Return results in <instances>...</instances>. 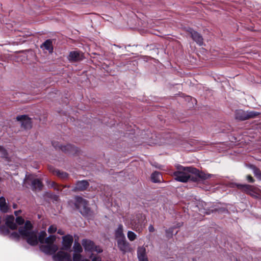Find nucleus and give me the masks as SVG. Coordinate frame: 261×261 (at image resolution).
Returning <instances> with one entry per match:
<instances>
[{"label": "nucleus", "instance_id": "f257e3e1", "mask_svg": "<svg viewBox=\"0 0 261 261\" xmlns=\"http://www.w3.org/2000/svg\"><path fill=\"white\" fill-rule=\"evenodd\" d=\"M32 225L29 221H27L24 226L19 227V232L22 238L25 239L27 243L31 246L37 245L39 242L43 244L44 238L46 236L45 231H41L39 236L38 232L32 230Z\"/></svg>", "mask_w": 261, "mask_h": 261}, {"label": "nucleus", "instance_id": "f03ea898", "mask_svg": "<svg viewBox=\"0 0 261 261\" xmlns=\"http://www.w3.org/2000/svg\"><path fill=\"white\" fill-rule=\"evenodd\" d=\"M177 171L173 173V176L176 180L186 182L189 180L195 181L197 179H194L193 175V167H184L178 165L176 166Z\"/></svg>", "mask_w": 261, "mask_h": 261}, {"label": "nucleus", "instance_id": "7ed1b4c3", "mask_svg": "<svg viewBox=\"0 0 261 261\" xmlns=\"http://www.w3.org/2000/svg\"><path fill=\"white\" fill-rule=\"evenodd\" d=\"M56 238L55 236L50 235L46 238L44 242L46 244H41L40 249L41 251L47 254H53L58 249V247L54 244Z\"/></svg>", "mask_w": 261, "mask_h": 261}, {"label": "nucleus", "instance_id": "20e7f679", "mask_svg": "<svg viewBox=\"0 0 261 261\" xmlns=\"http://www.w3.org/2000/svg\"><path fill=\"white\" fill-rule=\"evenodd\" d=\"M237 187L255 199H261V190L253 186L246 184H238Z\"/></svg>", "mask_w": 261, "mask_h": 261}, {"label": "nucleus", "instance_id": "39448f33", "mask_svg": "<svg viewBox=\"0 0 261 261\" xmlns=\"http://www.w3.org/2000/svg\"><path fill=\"white\" fill-rule=\"evenodd\" d=\"M75 206L82 215L87 216L89 214L90 209L88 207L87 201L82 197H75Z\"/></svg>", "mask_w": 261, "mask_h": 261}, {"label": "nucleus", "instance_id": "423d86ee", "mask_svg": "<svg viewBox=\"0 0 261 261\" xmlns=\"http://www.w3.org/2000/svg\"><path fill=\"white\" fill-rule=\"evenodd\" d=\"M82 244L86 252H93L95 251L97 253L102 252V249L100 247L95 245L94 242L90 240L83 239Z\"/></svg>", "mask_w": 261, "mask_h": 261}, {"label": "nucleus", "instance_id": "0eeeda50", "mask_svg": "<svg viewBox=\"0 0 261 261\" xmlns=\"http://www.w3.org/2000/svg\"><path fill=\"white\" fill-rule=\"evenodd\" d=\"M53 145L56 149H60L62 151L65 152V153L73 154L76 153L77 151L76 148L71 144H67L66 145L62 146L59 145V144L57 142H53Z\"/></svg>", "mask_w": 261, "mask_h": 261}, {"label": "nucleus", "instance_id": "6e6552de", "mask_svg": "<svg viewBox=\"0 0 261 261\" xmlns=\"http://www.w3.org/2000/svg\"><path fill=\"white\" fill-rule=\"evenodd\" d=\"M16 120L19 121L21 125L25 129H30L32 127L31 119L27 115H20L16 117Z\"/></svg>", "mask_w": 261, "mask_h": 261}, {"label": "nucleus", "instance_id": "1a4fd4ad", "mask_svg": "<svg viewBox=\"0 0 261 261\" xmlns=\"http://www.w3.org/2000/svg\"><path fill=\"white\" fill-rule=\"evenodd\" d=\"M53 258L54 261H71L70 255L63 251H59L54 254Z\"/></svg>", "mask_w": 261, "mask_h": 261}, {"label": "nucleus", "instance_id": "9d476101", "mask_svg": "<svg viewBox=\"0 0 261 261\" xmlns=\"http://www.w3.org/2000/svg\"><path fill=\"white\" fill-rule=\"evenodd\" d=\"M193 175L194 179H197V181L199 179L205 180L211 178L214 176L213 174H206L202 171H200L195 168L193 167Z\"/></svg>", "mask_w": 261, "mask_h": 261}, {"label": "nucleus", "instance_id": "9b49d317", "mask_svg": "<svg viewBox=\"0 0 261 261\" xmlns=\"http://www.w3.org/2000/svg\"><path fill=\"white\" fill-rule=\"evenodd\" d=\"M73 239L71 235L68 234L62 238V249L69 250L71 247Z\"/></svg>", "mask_w": 261, "mask_h": 261}, {"label": "nucleus", "instance_id": "f8f14e48", "mask_svg": "<svg viewBox=\"0 0 261 261\" xmlns=\"http://www.w3.org/2000/svg\"><path fill=\"white\" fill-rule=\"evenodd\" d=\"M84 58L83 54L79 51H70L68 57V59L70 61L77 62L81 61Z\"/></svg>", "mask_w": 261, "mask_h": 261}, {"label": "nucleus", "instance_id": "ddd939ff", "mask_svg": "<svg viewBox=\"0 0 261 261\" xmlns=\"http://www.w3.org/2000/svg\"><path fill=\"white\" fill-rule=\"evenodd\" d=\"M118 247L123 252H125L129 250V244L125 239L117 240Z\"/></svg>", "mask_w": 261, "mask_h": 261}, {"label": "nucleus", "instance_id": "4468645a", "mask_svg": "<svg viewBox=\"0 0 261 261\" xmlns=\"http://www.w3.org/2000/svg\"><path fill=\"white\" fill-rule=\"evenodd\" d=\"M137 256L139 261H148L146 249L143 247H139L137 250Z\"/></svg>", "mask_w": 261, "mask_h": 261}, {"label": "nucleus", "instance_id": "2eb2a0df", "mask_svg": "<svg viewBox=\"0 0 261 261\" xmlns=\"http://www.w3.org/2000/svg\"><path fill=\"white\" fill-rule=\"evenodd\" d=\"M15 219L13 216H8L6 219V225L7 227L10 228L12 230L17 228V224L14 222Z\"/></svg>", "mask_w": 261, "mask_h": 261}, {"label": "nucleus", "instance_id": "dca6fc26", "mask_svg": "<svg viewBox=\"0 0 261 261\" xmlns=\"http://www.w3.org/2000/svg\"><path fill=\"white\" fill-rule=\"evenodd\" d=\"M89 186L88 182L86 180H81L77 181L75 186L73 189V191H83L85 190Z\"/></svg>", "mask_w": 261, "mask_h": 261}, {"label": "nucleus", "instance_id": "f3484780", "mask_svg": "<svg viewBox=\"0 0 261 261\" xmlns=\"http://www.w3.org/2000/svg\"><path fill=\"white\" fill-rule=\"evenodd\" d=\"M190 34L192 39L199 45H201L203 44V38L197 32L193 30L190 31Z\"/></svg>", "mask_w": 261, "mask_h": 261}, {"label": "nucleus", "instance_id": "a211bd4d", "mask_svg": "<svg viewBox=\"0 0 261 261\" xmlns=\"http://www.w3.org/2000/svg\"><path fill=\"white\" fill-rule=\"evenodd\" d=\"M41 48L48 51L49 53L53 51V41L50 39L46 40L41 46Z\"/></svg>", "mask_w": 261, "mask_h": 261}, {"label": "nucleus", "instance_id": "6ab92c4d", "mask_svg": "<svg viewBox=\"0 0 261 261\" xmlns=\"http://www.w3.org/2000/svg\"><path fill=\"white\" fill-rule=\"evenodd\" d=\"M42 187V183L39 179L36 178L32 181V188L33 190H41Z\"/></svg>", "mask_w": 261, "mask_h": 261}, {"label": "nucleus", "instance_id": "aec40b11", "mask_svg": "<svg viewBox=\"0 0 261 261\" xmlns=\"http://www.w3.org/2000/svg\"><path fill=\"white\" fill-rule=\"evenodd\" d=\"M9 207L7 205L6 199L4 197H0V211L3 213H7L9 211Z\"/></svg>", "mask_w": 261, "mask_h": 261}, {"label": "nucleus", "instance_id": "412c9836", "mask_svg": "<svg viewBox=\"0 0 261 261\" xmlns=\"http://www.w3.org/2000/svg\"><path fill=\"white\" fill-rule=\"evenodd\" d=\"M115 237L117 240L120 239H125V236L123 233V226L121 224L118 225L117 229L115 230Z\"/></svg>", "mask_w": 261, "mask_h": 261}, {"label": "nucleus", "instance_id": "4be33fe9", "mask_svg": "<svg viewBox=\"0 0 261 261\" xmlns=\"http://www.w3.org/2000/svg\"><path fill=\"white\" fill-rule=\"evenodd\" d=\"M246 111L239 110H237L235 112V118L236 119L241 121H244L246 120Z\"/></svg>", "mask_w": 261, "mask_h": 261}, {"label": "nucleus", "instance_id": "5701e85b", "mask_svg": "<svg viewBox=\"0 0 261 261\" xmlns=\"http://www.w3.org/2000/svg\"><path fill=\"white\" fill-rule=\"evenodd\" d=\"M151 179L153 182H160L162 179V176L160 172L155 171L152 173Z\"/></svg>", "mask_w": 261, "mask_h": 261}, {"label": "nucleus", "instance_id": "b1692460", "mask_svg": "<svg viewBox=\"0 0 261 261\" xmlns=\"http://www.w3.org/2000/svg\"><path fill=\"white\" fill-rule=\"evenodd\" d=\"M260 114V113L254 111H246V120L254 118Z\"/></svg>", "mask_w": 261, "mask_h": 261}, {"label": "nucleus", "instance_id": "393cba45", "mask_svg": "<svg viewBox=\"0 0 261 261\" xmlns=\"http://www.w3.org/2000/svg\"><path fill=\"white\" fill-rule=\"evenodd\" d=\"M130 225H132V228L136 231L141 232L142 230V226L137 224L134 220L130 222Z\"/></svg>", "mask_w": 261, "mask_h": 261}, {"label": "nucleus", "instance_id": "a878e982", "mask_svg": "<svg viewBox=\"0 0 261 261\" xmlns=\"http://www.w3.org/2000/svg\"><path fill=\"white\" fill-rule=\"evenodd\" d=\"M73 248L74 253H80L81 252H82L83 251L82 247L81 244L78 242H75V243L73 245Z\"/></svg>", "mask_w": 261, "mask_h": 261}, {"label": "nucleus", "instance_id": "bb28decb", "mask_svg": "<svg viewBox=\"0 0 261 261\" xmlns=\"http://www.w3.org/2000/svg\"><path fill=\"white\" fill-rule=\"evenodd\" d=\"M54 173L61 178L65 179L68 177V174L67 173L58 170H55Z\"/></svg>", "mask_w": 261, "mask_h": 261}, {"label": "nucleus", "instance_id": "cd10ccee", "mask_svg": "<svg viewBox=\"0 0 261 261\" xmlns=\"http://www.w3.org/2000/svg\"><path fill=\"white\" fill-rule=\"evenodd\" d=\"M254 176L259 180H261V171L255 166L252 168Z\"/></svg>", "mask_w": 261, "mask_h": 261}, {"label": "nucleus", "instance_id": "c85d7f7f", "mask_svg": "<svg viewBox=\"0 0 261 261\" xmlns=\"http://www.w3.org/2000/svg\"><path fill=\"white\" fill-rule=\"evenodd\" d=\"M86 259H84L80 253H74L73 255V261H83Z\"/></svg>", "mask_w": 261, "mask_h": 261}, {"label": "nucleus", "instance_id": "c756f323", "mask_svg": "<svg viewBox=\"0 0 261 261\" xmlns=\"http://www.w3.org/2000/svg\"><path fill=\"white\" fill-rule=\"evenodd\" d=\"M20 236H22L20 232L19 233L17 232H13L10 234V238L12 239L15 240H18L20 237ZM22 238V237H21Z\"/></svg>", "mask_w": 261, "mask_h": 261}, {"label": "nucleus", "instance_id": "7c9ffc66", "mask_svg": "<svg viewBox=\"0 0 261 261\" xmlns=\"http://www.w3.org/2000/svg\"><path fill=\"white\" fill-rule=\"evenodd\" d=\"M127 237L130 241H133L136 239V234L132 231H128L127 232Z\"/></svg>", "mask_w": 261, "mask_h": 261}, {"label": "nucleus", "instance_id": "2f4dec72", "mask_svg": "<svg viewBox=\"0 0 261 261\" xmlns=\"http://www.w3.org/2000/svg\"><path fill=\"white\" fill-rule=\"evenodd\" d=\"M7 155V150L3 146H0V156L3 158H6Z\"/></svg>", "mask_w": 261, "mask_h": 261}, {"label": "nucleus", "instance_id": "473e14b6", "mask_svg": "<svg viewBox=\"0 0 261 261\" xmlns=\"http://www.w3.org/2000/svg\"><path fill=\"white\" fill-rule=\"evenodd\" d=\"M57 227L55 225H52L50 226L48 229V232L49 233H53L57 231Z\"/></svg>", "mask_w": 261, "mask_h": 261}, {"label": "nucleus", "instance_id": "72a5a7b5", "mask_svg": "<svg viewBox=\"0 0 261 261\" xmlns=\"http://www.w3.org/2000/svg\"><path fill=\"white\" fill-rule=\"evenodd\" d=\"M16 222L18 225H21L23 224L24 220L21 217H17L16 218Z\"/></svg>", "mask_w": 261, "mask_h": 261}, {"label": "nucleus", "instance_id": "f704fd0d", "mask_svg": "<svg viewBox=\"0 0 261 261\" xmlns=\"http://www.w3.org/2000/svg\"><path fill=\"white\" fill-rule=\"evenodd\" d=\"M0 231L2 234L5 235L9 234V231L8 229L5 227L0 228Z\"/></svg>", "mask_w": 261, "mask_h": 261}, {"label": "nucleus", "instance_id": "c9c22d12", "mask_svg": "<svg viewBox=\"0 0 261 261\" xmlns=\"http://www.w3.org/2000/svg\"><path fill=\"white\" fill-rule=\"evenodd\" d=\"M92 255L93 254L92 253L89 256V257L92 259V261H101V258L99 256L97 255L93 257Z\"/></svg>", "mask_w": 261, "mask_h": 261}, {"label": "nucleus", "instance_id": "e433bc0d", "mask_svg": "<svg viewBox=\"0 0 261 261\" xmlns=\"http://www.w3.org/2000/svg\"><path fill=\"white\" fill-rule=\"evenodd\" d=\"M173 234V228H169L166 230V235L167 237H171Z\"/></svg>", "mask_w": 261, "mask_h": 261}, {"label": "nucleus", "instance_id": "4c0bfd02", "mask_svg": "<svg viewBox=\"0 0 261 261\" xmlns=\"http://www.w3.org/2000/svg\"><path fill=\"white\" fill-rule=\"evenodd\" d=\"M246 179L248 182L251 183H253L254 181V179L250 175H247Z\"/></svg>", "mask_w": 261, "mask_h": 261}, {"label": "nucleus", "instance_id": "58836bf2", "mask_svg": "<svg viewBox=\"0 0 261 261\" xmlns=\"http://www.w3.org/2000/svg\"><path fill=\"white\" fill-rule=\"evenodd\" d=\"M148 230L149 232H153L154 231V228L152 225H149L148 227Z\"/></svg>", "mask_w": 261, "mask_h": 261}, {"label": "nucleus", "instance_id": "ea45409f", "mask_svg": "<svg viewBox=\"0 0 261 261\" xmlns=\"http://www.w3.org/2000/svg\"><path fill=\"white\" fill-rule=\"evenodd\" d=\"M58 233H59V234H61V235H63V234H64V231H63L62 230H61V229H59V230H58Z\"/></svg>", "mask_w": 261, "mask_h": 261}, {"label": "nucleus", "instance_id": "a19ab883", "mask_svg": "<svg viewBox=\"0 0 261 261\" xmlns=\"http://www.w3.org/2000/svg\"><path fill=\"white\" fill-rule=\"evenodd\" d=\"M21 213V211L20 210H19V211H15L14 212V214L16 216H17L19 214H20Z\"/></svg>", "mask_w": 261, "mask_h": 261}, {"label": "nucleus", "instance_id": "79ce46f5", "mask_svg": "<svg viewBox=\"0 0 261 261\" xmlns=\"http://www.w3.org/2000/svg\"><path fill=\"white\" fill-rule=\"evenodd\" d=\"M13 207H14V208H16V205H15V204H14V205H13Z\"/></svg>", "mask_w": 261, "mask_h": 261}, {"label": "nucleus", "instance_id": "37998d69", "mask_svg": "<svg viewBox=\"0 0 261 261\" xmlns=\"http://www.w3.org/2000/svg\"><path fill=\"white\" fill-rule=\"evenodd\" d=\"M83 261H90V260H88V259H85V260H83Z\"/></svg>", "mask_w": 261, "mask_h": 261}, {"label": "nucleus", "instance_id": "c03bdc74", "mask_svg": "<svg viewBox=\"0 0 261 261\" xmlns=\"http://www.w3.org/2000/svg\"><path fill=\"white\" fill-rule=\"evenodd\" d=\"M1 193V191L0 190V193Z\"/></svg>", "mask_w": 261, "mask_h": 261}]
</instances>
